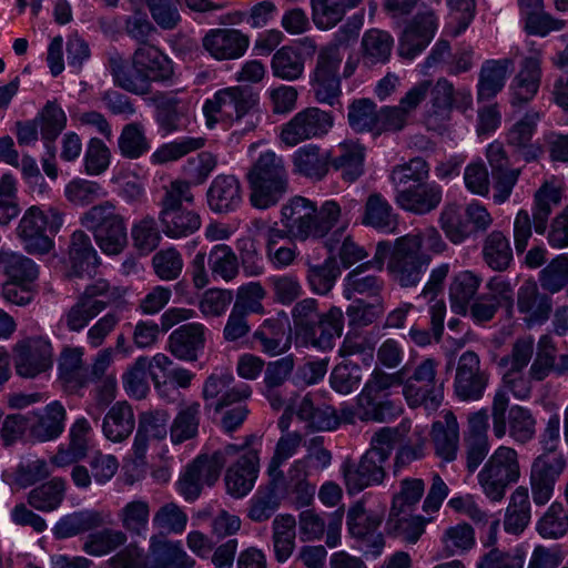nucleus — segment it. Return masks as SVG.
<instances>
[{
	"mask_svg": "<svg viewBox=\"0 0 568 568\" xmlns=\"http://www.w3.org/2000/svg\"><path fill=\"white\" fill-rule=\"evenodd\" d=\"M342 222L335 233L344 231L348 224V212L328 200L317 207L316 203L304 197L293 196L281 209V224L288 229L290 239L305 242L308 239H323Z\"/></svg>",
	"mask_w": 568,
	"mask_h": 568,
	"instance_id": "nucleus-1",
	"label": "nucleus"
},
{
	"mask_svg": "<svg viewBox=\"0 0 568 568\" xmlns=\"http://www.w3.org/2000/svg\"><path fill=\"white\" fill-rule=\"evenodd\" d=\"M108 67L118 87L139 95L149 93L151 82H165L173 75L172 61L158 47L150 43L139 45L134 51V72L118 53L109 57Z\"/></svg>",
	"mask_w": 568,
	"mask_h": 568,
	"instance_id": "nucleus-2",
	"label": "nucleus"
},
{
	"mask_svg": "<svg viewBox=\"0 0 568 568\" xmlns=\"http://www.w3.org/2000/svg\"><path fill=\"white\" fill-rule=\"evenodd\" d=\"M386 260V270L392 281L406 288L419 284L432 262V255L417 252L414 243L400 236L394 243L379 241L376 244L374 263L379 271L383 270Z\"/></svg>",
	"mask_w": 568,
	"mask_h": 568,
	"instance_id": "nucleus-3",
	"label": "nucleus"
},
{
	"mask_svg": "<svg viewBox=\"0 0 568 568\" xmlns=\"http://www.w3.org/2000/svg\"><path fill=\"white\" fill-rule=\"evenodd\" d=\"M292 318L296 331L312 346L327 351L334 346V341L341 337L344 328V314L337 306H332L322 313L318 301L306 297L298 301L292 308Z\"/></svg>",
	"mask_w": 568,
	"mask_h": 568,
	"instance_id": "nucleus-4",
	"label": "nucleus"
},
{
	"mask_svg": "<svg viewBox=\"0 0 568 568\" xmlns=\"http://www.w3.org/2000/svg\"><path fill=\"white\" fill-rule=\"evenodd\" d=\"M250 203L258 210L276 205L286 194L288 175L282 158L274 152L262 153L246 174Z\"/></svg>",
	"mask_w": 568,
	"mask_h": 568,
	"instance_id": "nucleus-5",
	"label": "nucleus"
},
{
	"mask_svg": "<svg viewBox=\"0 0 568 568\" xmlns=\"http://www.w3.org/2000/svg\"><path fill=\"white\" fill-rule=\"evenodd\" d=\"M194 202L190 183L172 181L160 202L159 221L163 233L171 239L186 237L195 233L202 224L201 216L189 209Z\"/></svg>",
	"mask_w": 568,
	"mask_h": 568,
	"instance_id": "nucleus-6",
	"label": "nucleus"
},
{
	"mask_svg": "<svg viewBox=\"0 0 568 568\" xmlns=\"http://www.w3.org/2000/svg\"><path fill=\"white\" fill-rule=\"evenodd\" d=\"M81 225L91 231L103 253L116 255L128 243L124 217L111 201L91 206L80 217Z\"/></svg>",
	"mask_w": 568,
	"mask_h": 568,
	"instance_id": "nucleus-7",
	"label": "nucleus"
},
{
	"mask_svg": "<svg viewBox=\"0 0 568 568\" xmlns=\"http://www.w3.org/2000/svg\"><path fill=\"white\" fill-rule=\"evenodd\" d=\"M493 221L491 214L477 201L465 207L457 203H447L438 219L440 229L453 244H462L473 234L486 232Z\"/></svg>",
	"mask_w": 568,
	"mask_h": 568,
	"instance_id": "nucleus-8",
	"label": "nucleus"
},
{
	"mask_svg": "<svg viewBox=\"0 0 568 568\" xmlns=\"http://www.w3.org/2000/svg\"><path fill=\"white\" fill-rule=\"evenodd\" d=\"M62 223L63 217L59 210H43L33 205L21 217L17 234L28 253L45 254L53 246L51 235L58 233Z\"/></svg>",
	"mask_w": 568,
	"mask_h": 568,
	"instance_id": "nucleus-9",
	"label": "nucleus"
},
{
	"mask_svg": "<svg viewBox=\"0 0 568 568\" xmlns=\"http://www.w3.org/2000/svg\"><path fill=\"white\" fill-rule=\"evenodd\" d=\"M439 361L434 357L422 359L412 374L405 375L403 396L412 408L424 407L437 410L444 399L443 383H438Z\"/></svg>",
	"mask_w": 568,
	"mask_h": 568,
	"instance_id": "nucleus-10",
	"label": "nucleus"
},
{
	"mask_svg": "<svg viewBox=\"0 0 568 568\" xmlns=\"http://www.w3.org/2000/svg\"><path fill=\"white\" fill-rule=\"evenodd\" d=\"M258 103V94L250 87H230L216 91L203 105L209 128L217 122L240 121L248 115Z\"/></svg>",
	"mask_w": 568,
	"mask_h": 568,
	"instance_id": "nucleus-11",
	"label": "nucleus"
},
{
	"mask_svg": "<svg viewBox=\"0 0 568 568\" xmlns=\"http://www.w3.org/2000/svg\"><path fill=\"white\" fill-rule=\"evenodd\" d=\"M519 477L517 452L506 446H500L494 452L477 476L484 494L491 501H500L508 486L517 483Z\"/></svg>",
	"mask_w": 568,
	"mask_h": 568,
	"instance_id": "nucleus-12",
	"label": "nucleus"
},
{
	"mask_svg": "<svg viewBox=\"0 0 568 568\" xmlns=\"http://www.w3.org/2000/svg\"><path fill=\"white\" fill-rule=\"evenodd\" d=\"M489 374L481 368L480 358L474 351L464 352L457 362L454 393L459 400L476 402L483 398Z\"/></svg>",
	"mask_w": 568,
	"mask_h": 568,
	"instance_id": "nucleus-13",
	"label": "nucleus"
},
{
	"mask_svg": "<svg viewBox=\"0 0 568 568\" xmlns=\"http://www.w3.org/2000/svg\"><path fill=\"white\" fill-rule=\"evenodd\" d=\"M429 88L430 80H423L412 87L397 105L382 106L378 110L377 135L404 130L410 115L428 95Z\"/></svg>",
	"mask_w": 568,
	"mask_h": 568,
	"instance_id": "nucleus-14",
	"label": "nucleus"
},
{
	"mask_svg": "<svg viewBox=\"0 0 568 568\" xmlns=\"http://www.w3.org/2000/svg\"><path fill=\"white\" fill-rule=\"evenodd\" d=\"M333 126V116L318 108H306L297 112L283 125L281 140L287 146L325 135Z\"/></svg>",
	"mask_w": 568,
	"mask_h": 568,
	"instance_id": "nucleus-15",
	"label": "nucleus"
},
{
	"mask_svg": "<svg viewBox=\"0 0 568 568\" xmlns=\"http://www.w3.org/2000/svg\"><path fill=\"white\" fill-rule=\"evenodd\" d=\"M566 468V459L559 452L538 456L530 470L532 500L538 506L546 505L552 497L557 479Z\"/></svg>",
	"mask_w": 568,
	"mask_h": 568,
	"instance_id": "nucleus-16",
	"label": "nucleus"
},
{
	"mask_svg": "<svg viewBox=\"0 0 568 568\" xmlns=\"http://www.w3.org/2000/svg\"><path fill=\"white\" fill-rule=\"evenodd\" d=\"M375 456L373 452H365L358 462L346 460L343 464L342 471L348 494H358L384 481L386 463Z\"/></svg>",
	"mask_w": 568,
	"mask_h": 568,
	"instance_id": "nucleus-17",
	"label": "nucleus"
},
{
	"mask_svg": "<svg viewBox=\"0 0 568 568\" xmlns=\"http://www.w3.org/2000/svg\"><path fill=\"white\" fill-rule=\"evenodd\" d=\"M486 290L487 292L474 298L468 307L471 318L478 324L491 321L500 307H511L514 304V290L503 277H491L486 284Z\"/></svg>",
	"mask_w": 568,
	"mask_h": 568,
	"instance_id": "nucleus-18",
	"label": "nucleus"
},
{
	"mask_svg": "<svg viewBox=\"0 0 568 568\" xmlns=\"http://www.w3.org/2000/svg\"><path fill=\"white\" fill-rule=\"evenodd\" d=\"M436 30L437 18L433 11L416 14L399 39V55L413 60L430 43Z\"/></svg>",
	"mask_w": 568,
	"mask_h": 568,
	"instance_id": "nucleus-19",
	"label": "nucleus"
},
{
	"mask_svg": "<svg viewBox=\"0 0 568 568\" xmlns=\"http://www.w3.org/2000/svg\"><path fill=\"white\" fill-rule=\"evenodd\" d=\"M14 366L18 375L32 378L52 366V346L43 338H31L16 348Z\"/></svg>",
	"mask_w": 568,
	"mask_h": 568,
	"instance_id": "nucleus-20",
	"label": "nucleus"
},
{
	"mask_svg": "<svg viewBox=\"0 0 568 568\" xmlns=\"http://www.w3.org/2000/svg\"><path fill=\"white\" fill-rule=\"evenodd\" d=\"M443 200V187L435 183L422 182L397 190L395 201L404 211L425 215L436 210Z\"/></svg>",
	"mask_w": 568,
	"mask_h": 568,
	"instance_id": "nucleus-21",
	"label": "nucleus"
},
{
	"mask_svg": "<svg viewBox=\"0 0 568 568\" xmlns=\"http://www.w3.org/2000/svg\"><path fill=\"white\" fill-rule=\"evenodd\" d=\"M517 308L527 326L542 325L552 312V300L535 282L526 281L517 292Z\"/></svg>",
	"mask_w": 568,
	"mask_h": 568,
	"instance_id": "nucleus-22",
	"label": "nucleus"
},
{
	"mask_svg": "<svg viewBox=\"0 0 568 568\" xmlns=\"http://www.w3.org/2000/svg\"><path fill=\"white\" fill-rule=\"evenodd\" d=\"M234 377L231 373L221 372L210 375L203 386V397L207 402L221 396L214 405V410L219 413L222 408L237 402L247 399L252 394V388L246 383H239L231 387Z\"/></svg>",
	"mask_w": 568,
	"mask_h": 568,
	"instance_id": "nucleus-23",
	"label": "nucleus"
},
{
	"mask_svg": "<svg viewBox=\"0 0 568 568\" xmlns=\"http://www.w3.org/2000/svg\"><path fill=\"white\" fill-rule=\"evenodd\" d=\"M540 82L541 52L534 50L530 55L523 59L520 69L511 82V104L521 105L530 102L537 94Z\"/></svg>",
	"mask_w": 568,
	"mask_h": 568,
	"instance_id": "nucleus-24",
	"label": "nucleus"
},
{
	"mask_svg": "<svg viewBox=\"0 0 568 568\" xmlns=\"http://www.w3.org/2000/svg\"><path fill=\"white\" fill-rule=\"evenodd\" d=\"M244 453L239 457L225 475L227 493L235 498L246 496L254 487L258 474V455L253 449H242Z\"/></svg>",
	"mask_w": 568,
	"mask_h": 568,
	"instance_id": "nucleus-25",
	"label": "nucleus"
},
{
	"mask_svg": "<svg viewBox=\"0 0 568 568\" xmlns=\"http://www.w3.org/2000/svg\"><path fill=\"white\" fill-rule=\"evenodd\" d=\"M149 568H194L195 560L183 549L182 542L152 536L148 552Z\"/></svg>",
	"mask_w": 568,
	"mask_h": 568,
	"instance_id": "nucleus-26",
	"label": "nucleus"
},
{
	"mask_svg": "<svg viewBox=\"0 0 568 568\" xmlns=\"http://www.w3.org/2000/svg\"><path fill=\"white\" fill-rule=\"evenodd\" d=\"M294 367L295 357L292 354L268 362L265 366L262 394L276 410L285 404V394L282 388L290 379Z\"/></svg>",
	"mask_w": 568,
	"mask_h": 568,
	"instance_id": "nucleus-27",
	"label": "nucleus"
},
{
	"mask_svg": "<svg viewBox=\"0 0 568 568\" xmlns=\"http://www.w3.org/2000/svg\"><path fill=\"white\" fill-rule=\"evenodd\" d=\"M206 327L201 323L179 326L169 336V351L179 359L194 362L205 346Z\"/></svg>",
	"mask_w": 568,
	"mask_h": 568,
	"instance_id": "nucleus-28",
	"label": "nucleus"
},
{
	"mask_svg": "<svg viewBox=\"0 0 568 568\" xmlns=\"http://www.w3.org/2000/svg\"><path fill=\"white\" fill-rule=\"evenodd\" d=\"M540 118V112L530 110L514 123L507 132L508 145L520 153L526 162L535 161L542 154L541 146L531 142Z\"/></svg>",
	"mask_w": 568,
	"mask_h": 568,
	"instance_id": "nucleus-29",
	"label": "nucleus"
},
{
	"mask_svg": "<svg viewBox=\"0 0 568 568\" xmlns=\"http://www.w3.org/2000/svg\"><path fill=\"white\" fill-rule=\"evenodd\" d=\"M207 205L215 213H230L237 210L243 201L240 180L232 174L214 178L207 192Z\"/></svg>",
	"mask_w": 568,
	"mask_h": 568,
	"instance_id": "nucleus-30",
	"label": "nucleus"
},
{
	"mask_svg": "<svg viewBox=\"0 0 568 568\" xmlns=\"http://www.w3.org/2000/svg\"><path fill=\"white\" fill-rule=\"evenodd\" d=\"M155 119L165 133L180 130L182 120L190 110V99L179 97L178 92H156L153 98Z\"/></svg>",
	"mask_w": 568,
	"mask_h": 568,
	"instance_id": "nucleus-31",
	"label": "nucleus"
},
{
	"mask_svg": "<svg viewBox=\"0 0 568 568\" xmlns=\"http://www.w3.org/2000/svg\"><path fill=\"white\" fill-rule=\"evenodd\" d=\"M365 149L356 141H345L329 151V168L341 173L348 183L364 173Z\"/></svg>",
	"mask_w": 568,
	"mask_h": 568,
	"instance_id": "nucleus-32",
	"label": "nucleus"
},
{
	"mask_svg": "<svg viewBox=\"0 0 568 568\" xmlns=\"http://www.w3.org/2000/svg\"><path fill=\"white\" fill-rule=\"evenodd\" d=\"M203 47L215 59H237L246 51L248 38L235 29H215L204 37Z\"/></svg>",
	"mask_w": 568,
	"mask_h": 568,
	"instance_id": "nucleus-33",
	"label": "nucleus"
},
{
	"mask_svg": "<svg viewBox=\"0 0 568 568\" xmlns=\"http://www.w3.org/2000/svg\"><path fill=\"white\" fill-rule=\"evenodd\" d=\"M69 276H92L99 257L90 236L81 230L72 233L69 245Z\"/></svg>",
	"mask_w": 568,
	"mask_h": 568,
	"instance_id": "nucleus-34",
	"label": "nucleus"
},
{
	"mask_svg": "<svg viewBox=\"0 0 568 568\" xmlns=\"http://www.w3.org/2000/svg\"><path fill=\"white\" fill-rule=\"evenodd\" d=\"M430 435L435 454L445 462L455 460L459 446V427L455 415L448 412L443 420L435 422Z\"/></svg>",
	"mask_w": 568,
	"mask_h": 568,
	"instance_id": "nucleus-35",
	"label": "nucleus"
},
{
	"mask_svg": "<svg viewBox=\"0 0 568 568\" xmlns=\"http://www.w3.org/2000/svg\"><path fill=\"white\" fill-rule=\"evenodd\" d=\"M104 524L103 513L83 509L61 517L53 527V535L57 539H67L100 528Z\"/></svg>",
	"mask_w": 568,
	"mask_h": 568,
	"instance_id": "nucleus-36",
	"label": "nucleus"
},
{
	"mask_svg": "<svg viewBox=\"0 0 568 568\" xmlns=\"http://www.w3.org/2000/svg\"><path fill=\"white\" fill-rule=\"evenodd\" d=\"M362 223L384 233H395L398 215L381 193H372L366 200Z\"/></svg>",
	"mask_w": 568,
	"mask_h": 568,
	"instance_id": "nucleus-37",
	"label": "nucleus"
},
{
	"mask_svg": "<svg viewBox=\"0 0 568 568\" xmlns=\"http://www.w3.org/2000/svg\"><path fill=\"white\" fill-rule=\"evenodd\" d=\"M394 39L393 37L379 29L367 30L361 41V59L365 67L373 68L377 64L388 62Z\"/></svg>",
	"mask_w": 568,
	"mask_h": 568,
	"instance_id": "nucleus-38",
	"label": "nucleus"
},
{
	"mask_svg": "<svg viewBox=\"0 0 568 568\" xmlns=\"http://www.w3.org/2000/svg\"><path fill=\"white\" fill-rule=\"evenodd\" d=\"M248 443L237 446L229 444L224 448L214 452L211 456L200 455L191 465H189L200 479L207 486H212L220 477L221 470L230 457L237 455L247 447Z\"/></svg>",
	"mask_w": 568,
	"mask_h": 568,
	"instance_id": "nucleus-39",
	"label": "nucleus"
},
{
	"mask_svg": "<svg viewBox=\"0 0 568 568\" xmlns=\"http://www.w3.org/2000/svg\"><path fill=\"white\" fill-rule=\"evenodd\" d=\"M134 426L132 407L126 402H118L105 414L102 432L109 440L121 443L132 434Z\"/></svg>",
	"mask_w": 568,
	"mask_h": 568,
	"instance_id": "nucleus-40",
	"label": "nucleus"
},
{
	"mask_svg": "<svg viewBox=\"0 0 568 568\" xmlns=\"http://www.w3.org/2000/svg\"><path fill=\"white\" fill-rule=\"evenodd\" d=\"M510 67V59L486 60L483 63L477 85L478 100H490L503 90Z\"/></svg>",
	"mask_w": 568,
	"mask_h": 568,
	"instance_id": "nucleus-41",
	"label": "nucleus"
},
{
	"mask_svg": "<svg viewBox=\"0 0 568 568\" xmlns=\"http://www.w3.org/2000/svg\"><path fill=\"white\" fill-rule=\"evenodd\" d=\"M293 163L296 172L320 181L329 171V151L324 152L320 146L308 144L294 153Z\"/></svg>",
	"mask_w": 568,
	"mask_h": 568,
	"instance_id": "nucleus-42",
	"label": "nucleus"
},
{
	"mask_svg": "<svg viewBox=\"0 0 568 568\" xmlns=\"http://www.w3.org/2000/svg\"><path fill=\"white\" fill-rule=\"evenodd\" d=\"M374 265V258L361 264L351 271L345 277L344 296L351 300L354 294L365 295L367 297H377L384 288V280L374 274H367L368 266Z\"/></svg>",
	"mask_w": 568,
	"mask_h": 568,
	"instance_id": "nucleus-43",
	"label": "nucleus"
},
{
	"mask_svg": "<svg viewBox=\"0 0 568 568\" xmlns=\"http://www.w3.org/2000/svg\"><path fill=\"white\" fill-rule=\"evenodd\" d=\"M481 284V277L470 271L456 274L449 285V301L456 314H466Z\"/></svg>",
	"mask_w": 568,
	"mask_h": 568,
	"instance_id": "nucleus-44",
	"label": "nucleus"
},
{
	"mask_svg": "<svg viewBox=\"0 0 568 568\" xmlns=\"http://www.w3.org/2000/svg\"><path fill=\"white\" fill-rule=\"evenodd\" d=\"M67 481L61 477L52 479L37 486L28 494V504L43 513H50L58 509L65 498Z\"/></svg>",
	"mask_w": 568,
	"mask_h": 568,
	"instance_id": "nucleus-45",
	"label": "nucleus"
},
{
	"mask_svg": "<svg viewBox=\"0 0 568 568\" xmlns=\"http://www.w3.org/2000/svg\"><path fill=\"white\" fill-rule=\"evenodd\" d=\"M253 338L260 344L261 351L270 356L283 354L291 347L284 323L275 318L265 320L254 332Z\"/></svg>",
	"mask_w": 568,
	"mask_h": 568,
	"instance_id": "nucleus-46",
	"label": "nucleus"
},
{
	"mask_svg": "<svg viewBox=\"0 0 568 568\" xmlns=\"http://www.w3.org/2000/svg\"><path fill=\"white\" fill-rule=\"evenodd\" d=\"M530 517L528 488L519 486L510 495L504 518V528L509 534L519 535L528 526Z\"/></svg>",
	"mask_w": 568,
	"mask_h": 568,
	"instance_id": "nucleus-47",
	"label": "nucleus"
},
{
	"mask_svg": "<svg viewBox=\"0 0 568 568\" xmlns=\"http://www.w3.org/2000/svg\"><path fill=\"white\" fill-rule=\"evenodd\" d=\"M65 417V408L60 402L54 400L48 404L44 413L30 428L32 437L39 442H49L58 438L63 433Z\"/></svg>",
	"mask_w": 568,
	"mask_h": 568,
	"instance_id": "nucleus-48",
	"label": "nucleus"
},
{
	"mask_svg": "<svg viewBox=\"0 0 568 568\" xmlns=\"http://www.w3.org/2000/svg\"><path fill=\"white\" fill-rule=\"evenodd\" d=\"M306 266V283L313 293L321 296L327 295L341 276V268L334 256L325 258L322 264L307 262Z\"/></svg>",
	"mask_w": 568,
	"mask_h": 568,
	"instance_id": "nucleus-49",
	"label": "nucleus"
},
{
	"mask_svg": "<svg viewBox=\"0 0 568 568\" xmlns=\"http://www.w3.org/2000/svg\"><path fill=\"white\" fill-rule=\"evenodd\" d=\"M201 405L199 402L182 405L170 426V437L174 445L193 439L199 434Z\"/></svg>",
	"mask_w": 568,
	"mask_h": 568,
	"instance_id": "nucleus-50",
	"label": "nucleus"
},
{
	"mask_svg": "<svg viewBox=\"0 0 568 568\" xmlns=\"http://www.w3.org/2000/svg\"><path fill=\"white\" fill-rule=\"evenodd\" d=\"M36 120L40 126L42 140L50 152V156L53 159L54 148L52 143L65 128L67 115L57 101H48Z\"/></svg>",
	"mask_w": 568,
	"mask_h": 568,
	"instance_id": "nucleus-51",
	"label": "nucleus"
},
{
	"mask_svg": "<svg viewBox=\"0 0 568 568\" xmlns=\"http://www.w3.org/2000/svg\"><path fill=\"white\" fill-rule=\"evenodd\" d=\"M207 267L214 281L231 282L239 275V257L231 246L216 244L207 254Z\"/></svg>",
	"mask_w": 568,
	"mask_h": 568,
	"instance_id": "nucleus-52",
	"label": "nucleus"
},
{
	"mask_svg": "<svg viewBox=\"0 0 568 568\" xmlns=\"http://www.w3.org/2000/svg\"><path fill=\"white\" fill-rule=\"evenodd\" d=\"M561 190L545 183L535 193L532 207L534 230L537 234H545L552 209L561 202Z\"/></svg>",
	"mask_w": 568,
	"mask_h": 568,
	"instance_id": "nucleus-53",
	"label": "nucleus"
},
{
	"mask_svg": "<svg viewBox=\"0 0 568 568\" xmlns=\"http://www.w3.org/2000/svg\"><path fill=\"white\" fill-rule=\"evenodd\" d=\"M483 258L494 271H506L513 261L509 240L501 231L490 232L483 244Z\"/></svg>",
	"mask_w": 568,
	"mask_h": 568,
	"instance_id": "nucleus-54",
	"label": "nucleus"
},
{
	"mask_svg": "<svg viewBox=\"0 0 568 568\" xmlns=\"http://www.w3.org/2000/svg\"><path fill=\"white\" fill-rule=\"evenodd\" d=\"M409 430V420H403L396 427H382L372 435L369 448L366 452L375 453V457L387 463L396 444L403 442Z\"/></svg>",
	"mask_w": 568,
	"mask_h": 568,
	"instance_id": "nucleus-55",
	"label": "nucleus"
},
{
	"mask_svg": "<svg viewBox=\"0 0 568 568\" xmlns=\"http://www.w3.org/2000/svg\"><path fill=\"white\" fill-rule=\"evenodd\" d=\"M407 373V365L395 373H386L381 367H375L362 392L356 397V402H367V399H374L379 393L386 392L392 387L403 386Z\"/></svg>",
	"mask_w": 568,
	"mask_h": 568,
	"instance_id": "nucleus-56",
	"label": "nucleus"
},
{
	"mask_svg": "<svg viewBox=\"0 0 568 568\" xmlns=\"http://www.w3.org/2000/svg\"><path fill=\"white\" fill-rule=\"evenodd\" d=\"M0 266L11 282L31 283L39 274L31 258L14 252H0Z\"/></svg>",
	"mask_w": 568,
	"mask_h": 568,
	"instance_id": "nucleus-57",
	"label": "nucleus"
},
{
	"mask_svg": "<svg viewBox=\"0 0 568 568\" xmlns=\"http://www.w3.org/2000/svg\"><path fill=\"white\" fill-rule=\"evenodd\" d=\"M425 493V484L420 478H404L399 481V489L394 494L390 510L392 516L412 511L420 501Z\"/></svg>",
	"mask_w": 568,
	"mask_h": 568,
	"instance_id": "nucleus-58",
	"label": "nucleus"
},
{
	"mask_svg": "<svg viewBox=\"0 0 568 568\" xmlns=\"http://www.w3.org/2000/svg\"><path fill=\"white\" fill-rule=\"evenodd\" d=\"M274 77L293 81L298 79L304 71V60L301 53L292 47L278 49L271 62Z\"/></svg>",
	"mask_w": 568,
	"mask_h": 568,
	"instance_id": "nucleus-59",
	"label": "nucleus"
},
{
	"mask_svg": "<svg viewBox=\"0 0 568 568\" xmlns=\"http://www.w3.org/2000/svg\"><path fill=\"white\" fill-rule=\"evenodd\" d=\"M278 483L271 479L270 486L265 489H258L251 498L247 510V517L255 521L262 523L270 519L280 507V498L277 495Z\"/></svg>",
	"mask_w": 568,
	"mask_h": 568,
	"instance_id": "nucleus-60",
	"label": "nucleus"
},
{
	"mask_svg": "<svg viewBox=\"0 0 568 568\" xmlns=\"http://www.w3.org/2000/svg\"><path fill=\"white\" fill-rule=\"evenodd\" d=\"M118 146L121 155L130 160L139 159L146 153L150 150V143L143 125L136 122L125 124L118 139Z\"/></svg>",
	"mask_w": 568,
	"mask_h": 568,
	"instance_id": "nucleus-61",
	"label": "nucleus"
},
{
	"mask_svg": "<svg viewBox=\"0 0 568 568\" xmlns=\"http://www.w3.org/2000/svg\"><path fill=\"white\" fill-rule=\"evenodd\" d=\"M128 540L126 534L122 530L104 528L102 530L90 534L82 549L91 556H104L119 547L123 546Z\"/></svg>",
	"mask_w": 568,
	"mask_h": 568,
	"instance_id": "nucleus-62",
	"label": "nucleus"
},
{
	"mask_svg": "<svg viewBox=\"0 0 568 568\" xmlns=\"http://www.w3.org/2000/svg\"><path fill=\"white\" fill-rule=\"evenodd\" d=\"M118 518L128 532L142 536L148 529L150 505L143 499L132 500L120 509Z\"/></svg>",
	"mask_w": 568,
	"mask_h": 568,
	"instance_id": "nucleus-63",
	"label": "nucleus"
},
{
	"mask_svg": "<svg viewBox=\"0 0 568 568\" xmlns=\"http://www.w3.org/2000/svg\"><path fill=\"white\" fill-rule=\"evenodd\" d=\"M362 381V367L352 361L337 364L329 375L331 387L342 395H348L356 390Z\"/></svg>",
	"mask_w": 568,
	"mask_h": 568,
	"instance_id": "nucleus-64",
	"label": "nucleus"
}]
</instances>
